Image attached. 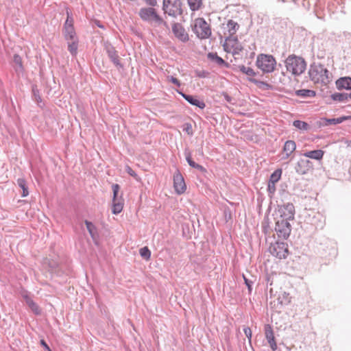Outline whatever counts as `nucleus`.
<instances>
[{
    "label": "nucleus",
    "instance_id": "obj_8",
    "mask_svg": "<svg viewBox=\"0 0 351 351\" xmlns=\"http://www.w3.org/2000/svg\"><path fill=\"white\" fill-rule=\"evenodd\" d=\"M223 47L226 52H231L234 55L239 54L243 50V47L237 36L227 37Z\"/></svg>",
    "mask_w": 351,
    "mask_h": 351
},
{
    "label": "nucleus",
    "instance_id": "obj_47",
    "mask_svg": "<svg viewBox=\"0 0 351 351\" xmlns=\"http://www.w3.org/2000/svg\"><path fill=\"white\" fill-rule=\"evenodd\" d=\"M194 168L197 169V170H199V171H202V172L206 171L205 168L203 166H202V165H200L199 164H197L195 167H194Z\"/></svg>",
    "mask_w": 351,
    "mask_h": 351
},
{
    "label": "nucleus",
    "instance_id": "obj_40",
    "mask_svg": "<svg viewBox=\"0 0 351 351\" xmlns=\"http://www.w3.org/2000/svg\"><path fill=\"white\" fill-rule=\"evenodd\" d=\"M267 191L270 195H273L276 191V184L268 182Z\"/></svg>",
    "mask_w": 351,
    "mask_h": 351
},
{
    "label": "nucleus",
    "instance_id": "obj_10",
    "mask_svg": "<svg viewBox=\"0 0 351 351\" xmlns=\"http://www.w3.org/2000/svg\"><path fill=\"white\" fill-rule=\"evenodd\" d=\"M113 191V199H112V212L114 215L120 213L123 208V202L121 196L119 197V192L120 186L117 184H114L112 186Z\"/></svg>",
    "mask_w": 351,
    "mask_h": 351
},
{
    "label": "nucleus",
    "instance_id": "obj_49",
    "mask_svg": "<svg viewBox=\"0 0 351 351\" xmlns=\"http://www.w3.org/2000/svg\"><path fill=\"white\" fill-rule=\"evenodd\" d=\"M269 344L273 351H275L277 349V344L276 343V341L272 343H269Z\"/></svg>",
    "mask_w": 351,
    "mask_h": 351
},
{
    "label": "nucleus",
    "instance_id": "obj_34",
    "mask_svg": "<svg viewBox=\"0 0 351 351\" xmlns=\"http://www.w3.org/2000/svg\"><path fill=\"white\" fill-rule=\"evenodd\" d=\"M139 253L141 256L146 261H148L151 257V252L147 247L141 248Z\"/></svg>",
    "mask_w": 351,
    "mask_h": 351
},
{
    "label": "nucleus",
    "instance_id": "obj_43",
    "mask_svg": "<svg viewBox=\"0 0 351 351\" xmlns=\"http://www.w3.org/2000/svg\"><path fill=\"white\" fill-rule=\"evenodd\" d=\"M167 79L169 82L174 84L176 86L180 87L181 86L180 81L173 76H168Z\"/></svg>",
    "mask_w": 351,
    "mask_h": 351
},
{
    "label": "nucleus",
    "instance_id": "obj_18",
    "mask_svg": "<svg viewBox=\"0 0 351 351\" xmlns=\"http://www.w3.org/2000/svg\"><path fill=\"white\" fill-rule=\"evenodd\" d=\"M348 119L347 117H341L339 118L326 119L323 118L321 119L320 124L323 126H328L330 125H337L342 123L343 121Z\"/></svg>",
    "mask_w": 351,
    "mask_h": 351
},
{
    "label": "nucleus",
    "instance_id": "obj_5",
    "mask_svg": "<svg viewBox=\"0 0 351 351\" xmlns=\"http://www.w3.org/2000/svg\"><path fill=\"white\" fill-rule=\"evenodd\" d=\"M276 62L271 55L260 54L256 59L257 66L264 73H271L275 69Z\"/></svg>",
    "mask_w": 351,
    "mask_h": 351
},
{
    "label": "nucleus",
    "instance_id": "obj_13",
    "mask_svg": "<svg viewBox=\"0 0 351 351\" xmlns=\"http://www.w3.org/2000/svg\"><path fill=\"white\" fill-rule=\"evenodd\" d=\"M173 186L178 194H182L186 191L184 178L179 171H176L173 175Z\"/></svg>",
    "mask_w": 351,
    "mask_h": 351
},
{
    "label": "nucleus",
    "instance_id": "obj_26",
    "mask_svg": "<svg viewBox=\"0 0 351 351\" xmlns=\"http://www.w3.org/2000/svg\"><path fill=\"white\" fill-rule=\"evenodd\" d=\"M265 337L269 343L275 341L274 332H273V330L270 325H269V324L265 325Z\"/></svg>",
    "mask_w": 351,
    "mask_h": 351
},
{
    "label": "nucleus",
    "instance_id": "obj_2",
    "mask_svg": "<svg viewBox=\"0 0 351 351\" xmlns=\"http://www.w3.org/2000/svg\"><path fill=\"white\" fill-rule=\"evenodd\" d=\"M308 74L311 80L315 83L326 85L330 82L329 71L321 64H311Z\"/></svg>",
    "mask_w": 351,
    "mask_h": 351
},
{
    "label": "nucleus",
    "instance_id": "obj_29",
    "mask_svg": "<svg viewBox=\"0 0 351 351\" xmlns=\"http://www.w3.org/2000/svg\"><path fill=\"white\" fill-rule=\"evenodd\" d=\"M296 95L302 97H312L315 95V93L312 90L300 89L296 91Z\"/></svg>",
    "mask_w": 351,
    "mask_h": 351
},
{
    "label": "nucleus",
    "instance_id": "obj_14",
    "mask_svg": "<svg viewBox=\"0 0 351 351\" xmlns=\"http://www.w3.org/2000/svg\"><path fill=\"white\" fill-rule=\"evenodd\" d=\"M312 162L308 159H300L296 166L295 171L300 175H304L308 173V171L312 169Z\"/></svg>",
    "mask_w": 351,
    "mask_h": 351
},
{
    "label": "nucleus",
    "instance_id": "obj_16",
    "mask_svg": "<svg viewBox=\"0 0 351 351\" xmlns=\"http://www.w3.org/2000/svg\"><path fill=\"white\" fill-rule=\"evenodd\" d=\"M181 95L183 97V98L186 99L191 105L197 106L201 109H204L205 108V103L204 101H199L195 97H193L190 95H186L184 93H181Z\"/></svg>",
    "mask_w": 351,
    "mask_h": 351
},
{
    "label": "nucleus",
    "instance_id": "obj_32",
    "mask_svg": "<svg viewBox=\"0 0 351 351\" xmlns=\"http://www.w3.org/2000/svg\"><path fill=\"white\" fill-rule=\"evenodd\" d=\"M190 9L193 11L198 10L202 5V0H187Z\"/></svg>",
    "mask_w": 351,
    "mask_h": 351
},
{
    "label": "nucleus",
    "instance_id": "obj_42",
    "mask_svg": "<svg viewBox=\"0 0 351 351\" xmlns=\"http://www.w3.org/2000/svg\"><path fill=\"white\" fill-rule=\"evenodd\" d=\"M32 91L35 101H37L38 103L40 102L41 97L40 96L39 91L34 88H33Z\"/></svg>",
    "mask_w": 351,
    "mask_h": 351
},
{
    "label": "nucleus",
    "instance_id": "obj_3",
    "mask_svg": "<svg viewBox=\"0 0 351 351\" xmlns=\"http://www.w3.org/2000/svg\"><path fill=\"white\" fill-rule=\"evenodd\" d=\"M285 63L287 71L295 76L303 73L306 67L305 60L302 58L294 55L288 56Z\"/></svg>",
    "mask_w": 351,
    "mask_h": 351
},
{
    "label": "nucleus",
    "instance_id": "obj_23",
    "mask_svg": "<svg viewBox=\"0 0 351 351\" xmlns=\"http://www.w3.org/2000/svg\"><path fill=\"white\" fill-rule=\"evenodd\" d=\"M13 62L14 64V69L17 73H21L23 71L22 59L18 54H14L13 57Z\"/></svg>",
    "mask_w": 351,
    "mask_h": 351
},
{
    "label": "nucleus",
    "instance_id": "obj_27",
    "mask_svg": "<svg viewBox=\"0 0 351 351\" xmlns=\"http://www.w3.org/2000/svg\"><path fill=\"white\" fill-rule=\"evenodd\" d=\"M85 224L86 226V228L91 236L92 239L95 241L97 237V230L95 226L93 225L92 222L88 221H85Z\"/></svg>",
    "mask_w": 351,
    "mask_h": 351
},
{
    "label": "nucleus",
    "instance_id": "obj_36",
    "mask_svg": "<svg viewBox=\"0 0 351 351\" xmlns=\"http://www.w3.org/2000/svg\"><path fill=\"white\" fill-rule=\"evenodd\" d=\"M239 69L242 73L246 74L247 75L253 77V76H255V75H256L254 70L250 67L245 66L244 65H241L239 66Z\"/></svg>",
    "mask_w": 351,
    "mask_h": 351
},
{
    "label": "nucleus",
    "instance_id": "obj_33",
    "mask_svg": "<svg viewBox=\"0 0 351 351\" xmlns=\"http://www.w3.org/2000/svg\"><path fill=\"white\" fill-rule=\"evenodd\" d=\"M282 174V170L281 169H276L270 176L269 182L271 183H276L278 182L281 177Z\"/></svg>",
    "mask_w": 351,
    "mask_h": 351
},
{
    "label": "nucleus",
    "instance_id": "obj_39",
    "mask_svg": "<svg viewBox=\"0 0 351 351\" xmlns=\"http://www.w3.org/2000/svg\"><path fill=\"white\" fill-rule=\"evenodd\" d=\"M66 14H67V19H66V20L65 21V23H64V28H66L68 27H73V19L70 16L69 13L68 11L66 12Z\"/></svg>",
    "mask_w": 351,
    "mask_h": 351
},
{
    "label": "nucleus",
    "instance_id": "obj_35",
    "mask_svg": "<svg viewBox=\"0 0 351 351\" xmlns=\"http://www.w3.org/2000/svg\"><path fill=\"white\" fill-rule=\"evenodd\" d=\"M331 97L334 101H343L348 99V94L337 93L332 94Z\"/></svg>",
    "mask_w": 351,
    "mask_h": 351
},
{
    "label": "nucleus",
    "instance_id": "obj_4",
    "mask_svg": "<svg viewBox=\"0 0 351 351\" xmlns=\"http://www.w3.org/2000/svg\"><path fill=\"white\" fill-rule=\"evenodd\" d=\"M162 10L165 14L176 19L182 15V2L181 0H163Z\"/></svg>",
    "mask_w": 351,
    "mask_h": 351
},
{
    "label": "nucleus",
    "instance_id": "obj_19",
    "mask_svg": "<svg viewBox=\"0 0 351 351\" xmlns=\"http://www.w3.org/2000/svg\"><path fill=\"white\" fill-rule=\"evenodd\" d=\"M336 85L338 89H351V78L341 77L337 80Z\"/></svg>",
    "mask_w": 351,
    "mask_h": 351
},
{
    "label": "nucleus",
    "instance_id": "obj_21",
    "mask_svg": "<svg viewBox=\"0 0 351 351\" xmlns=\"http://www.w3.org/2000/svg\"><path fill=\"white\" fill-rule=\"evenodd\" d=\"M68 50L72 56H76L78 48V38L67 40Z\"/></svg>",
    "mask_w": 351,
    "mask_h": 351
},
{
    "label": "nucleus",
    "instance_id": "obj_37",
    "mask_svg": "<svg viewBox=\"0 0 351 351\" xmlns=\"http://www.w3.org/2000/svg\"><path fill=\"white\" fill-rule=\"evenodd\" d=\"M184 155L188 164L193 168L195 167L197 163L192 160L191 153L185 151Z\"/></svg>",
    "mask_w": 351,
    "mask_h": 351
},
{
    "label": "nucleus",
    "instance_id": "obj_17",
    "mask_svg": "<svg viewBox=\"0 0 351 351\" xmlns=\"http://www.w3.org/2000/svg\"><path fill=\"white\" fill-rule=\"evenodd\" d=\"M296 144L293 141H287L285 143L283 151L285 153V156L282 157V159H287L289 156L295 150Z\"/></svg>",
    "mask_w": 351,
    "mask_h": 351
},
{
    "label": "nucleus",
    "instance_id": "obj_45",
    "mask_svg": "<svg viewBox=\"0 0 351 351\" xmlns=\"http://www.w3.org/2000/svg\"><path fill=\"white\" fill-rule=\"evenodd\" d=\"M184 130L185 132H186L189 134L191 135L193 134V132H192V126H191V124H189V123L186 124L185 125V128H184Z\"/></svg>",
    "mask_w": 351,
    "mask_h": 351
},
{
    "label": "nucleus",
    "instance_id": "obj_31",
    "mask_svg": "<svg viewBox=\"0 0 351 351\" xmlns=\"http://www.w3.org/2000/svg\"><path fill=\"white\" fill-rule=\"evenodd\" d=\"M293 125L300 130L307 131L310 129V126L307 123L300 120L294 121Z\"/></svg>",
    "mask_w": 351,
    "mask_h": 351
},
{
    "label": "nucleus",
    "instance_id": "obj_9",
    "mask_svg": "<svg viewBox=\"0 0 351 351\" xmlns=\"http://www.w3.org/2000/svg\"><path fill=\"white\" fill-rule=\"evenodd\" d=\"M271 254L280 259L286 258L288 254V245L285 242L277 241L269 247Z\"/></svg>",
    "mask_w": 351,
    "mask_h": 351
},
{
    "label": "nucleus",
    "instance_id": "obj_48",
    "mask_svg": "<svg viewBox=\"0 0 351 351\" xmlns=\"http://www.w3.org/2000/svg\"><path fill=\"white\" fill-rule=\"evenodd\" d=\"M41 345L47 350V351H51L48 346V345L46 343V342L44 340L40 341Z\"/></svg>",
    "mask_w": 351,
    "mask_h": 351
},
{
    "label": "nucleus",
    "instance_id": "obj_30",
    "mask_svg": "<svg viewBox=\"0 0 351 351\" xmlns=\"http://www.w3.org/2000/svg\"><path fill=\"white\" fill-rule=\"evenodd\" d=\"M17 184L23 190L22 196H27L29 195V191L25 180L23 178H19L17 180Z\"/></svg>",
    "mask_w": 351,
    "mask_h": 351
},
{
    "label": "nucleus",
    "instance_id": "obj_24",
    "mask_svg": "<svg viewBox=\"0 0 351 351\" xmlns=\"http://www.w3.org/2000/svg\"><path fill=\"white\" fill-rule=\"evenodd\" d=\"M25 302L29 306V307L32 309V311L36 314H40V309L38 306V305L28 296L25 297Z\"/></svg>",
    "mask_w": 351,
    "mask_h": 351
},
{
    "label": "nucleus",
    "instance_id": "obj_50",
    "mask_svg": "<svg viewBox=\"0 0 351 351\" xmlns=\"http://www.w3.org/2000/svg\"><path fill=\"white\" fill-rule=\"evenodd\" d=\"M197 75L199 77H206V74L204 71H199L198 73H197Z\"/></svg>",
    "mask_w": 351,
    "mask_h": 351
},
{
    "label": "nucleus",
    "instance_id": "obj_1",
    "mask_svg": "<svg viewBox=\"0 0 351 351\" xmlns=\"http://www.w3.org/2000/svg\"><path fill=\"white\" fill-rule=\"evenodd\" d=\"M141 19L154 27L165 25L167 27V23L158 14L154 8H142L138 12Z\"/></svg>",
    "mask_w": 351,
    "mask_h": 351
},
{
    "label": "nucleus",
    "instance_id": "obj_46",
    "mask_svg": "<svg viewBox=\"0 0 351 351\" xmlns=\"http://www.w3.org/2000/svg\"><path fill=\"white\" fill-rule=\"evenodd\" d=\"M223 97H224V99H226V101L227 102H228V103H230V104H234V103L232 102L233 99H232V97L229 96V95H228L227 93H223Z\"/></svg>",
    "mask_w": 351,
    "mask_h": 351
},
{
    "label": "nucleus",
    "instance_id": "obj_15",
    "mask_svg": "<svg viewBox=\"0 0 351 351\" xmlns=\"http://www.w3.org/2000/svg\"><path fill=\"white\" fill-rule=\"evenodd\" d=\"M105 49L109 58L113 64L117 66H121L117 51L115 49L110 45H106Z\"/></svg>",
    "mask_w": 351,
    "mask_h": 351
},
{
    "label": "nucleus",
    "instance_id": "obj_6",
    "mask_svg": "<svg viewBox=\"0 0 351 351\" xmlns=\"http://www.w3.org/2000/svg\"><path fill=\"white\" fill-rule=\"evenodd\" d=\"M193 31L200 39L208 38L211 35L210 25L203 18H198L195 20Z\"/></svg>",
    "mask_w": 351,
    "mask_h": 351
},
{
    "label": "nucleus",
    "instance_id": "obj_28",
    "mask_svg": "<svg viewBox=\"0 0 351 351\" xmlns=\"http://www.w3.org/2000/svg\"><path fill=\"white\" fill-rule=\"evenodd\" d=\"M208 58L210 61L216 62L219 66L226 64L225 61L221 57L218 56L216 53H209L208 54Z\"/></svg>",
    "mask_w": 351,
    "mask_h": 351
},
{
    "label": "nucleus",
    "instance_id": "obj_44",
    "mask_svg": "<svg viewBox=\"0 0 351 351\" xmlns=\"http://www.w3.org/2000/svg\"><path fill=\"white\" fill-rule=\"evenodd\" d=\"M243 276V279H244V281H245V284L247 287V289H248L249 291L251 292V291H252V286L253 282L250 280L249 279H247L244 275Z\"/></svg>",
    "mask_w": 351,
    "mask_h": 351
},
{
    "label": "nucleus",
    "instance_id": "obj_20",
    "mask_svg": "<svg viewBox=\"0 0 351 351\" xmlns=\"http://www.w3.org/2000/svg\"><path fill=\"white\" fill-rule=\"evenodd\" d=\"M324 154V152L321 149H316L313 151L306 152L303 154V156L315 160H322Z\"/></svg>",
    "mask_w": 351,
    "mask_h": 351
},
{
    "label": "nucleus",
    "instance_id": "obj_38",
    "mask_svg": "<svg viewBox=\"0 0 351 351\" xmlns=\"http://www.w3.org/2000/svg\"><path fill=\"white\" fill-rule=\"evenodd\" d=\"M125 171L126 172L131 176H132L133 178H134L137 181H139L140 180V178L138 176V175L136 173V172L129 166H126L125 167Z\"/></svg>",
    "mask_w": 351,
    "mask_h": 351
},
{
    "label": "nucleus",
    "instance_id": "obj_7",
    "mask_svg": "<svg viewBox=\"0 0 351 351\" xmlns=\"http://www.w3.org/2000/svg\"><path fill=\"white\" fill-rule=\"evenodd\" d=\"M275 231L279 238L287 239L290 235L291 226L289 221L278 219L276 223Z\"/></svg>",
    "mask_w": 351,
    "mask_h": 351
},
{
    "label": "nucleus",
    "instance_id": "obj_41",
    "mask_svg": "<svg viewBox=\"0 0 351 351\" xmlns=\"http://www.w3.org/2000/svg\"><path fill=\"white\" fill-rule=\"evenodd\" d=\"M243 332L245 335V336L247 337L249 343H251V339H252V330L249 327H245L243 328Z\"/></svg>",
    "mask_w": 351,
    "mask_h": 351
},
{
    "label": "nucleus",
    "instance_id": "obj_11",
    "mask_svg": "<svg viewBox=\"0 0 351 351\" xmlns=\"http://www.w3.org/2000/svg\"><path fill=\"white\" fill-rule=\"evenodd\" d=\"M172 32L175 37L182 43H186L189 40L188 33L182 24L179 23L172 24Z\"/></svg>",
    "mask_w": 351,
    "mask_h": 351
},
{
    "label": "nucleus",
    "instance_id": "obj_22",
    "mask_svg": "<svg viewBox=\"0 0 351 351\" xmlns=\"http://www.w3.org/2000/svg\"><path fill=\"white\" fill-rule=\"evenodd\" d=\"M227 27L229 36H234V35L239 28V25L232 20H229L227 23Z\"/></svg>",
    "mask_w": 351,
    "mask_h": 351
},
{
    "label": "nucleus",
    "instance_id": "obj_51",
    "mask_svg": "<svg viewBox=\"0 0 351 351\" xmlns=\"http://www.w3.org/2000/svg\"><path fill=\"white\" fill-rule=\"evenodd\" d=\"M350 98H351V93L348 95Z\"/></svg>",
    "mask_w": 351,
    "mask_h": 351
},
{
    "label": "nucleus",
    "instance_id": "obj_25",
    "mask_svg": "<svg viewBox=\"0 0 351 351\" xmlns=\"http://www.w3.org/2000/svg\"><path fill=\"white\" fill-rule=\"evenodd\" d=\"M64 36L66 40L77 39L73 26L64 28Z\"/></svg>",
    "mask_w": 351,
    "mask_h": 351
},
{
    "label": "nucleus",
    "instance_id": "obj_12",
    "mask_svg": "<svg viewBox=\"0 0 351 351\" xmlns=\"http://www.w3.org/2000/svg\"><path fill=\"white\" fill-rule=\"evenodd\" d=\"M280 218L287 221L293 220L295 215V208L293 204L287 203L280 206L279 210Z\"/></svg>",
    "mask_w": 351,
    "mask_h": 351
}]
</instances>
